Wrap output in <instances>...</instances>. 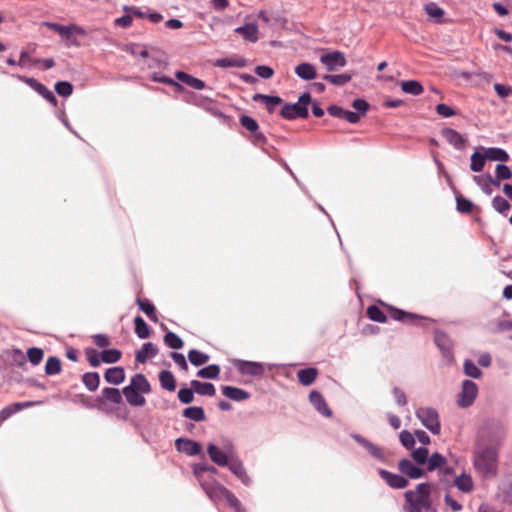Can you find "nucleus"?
<instances>
[{"instance_id":"nucleus-1","label":"nucleus","mask_w":512,"mask_h":512,"mask_svg":"<svg viewBox=\"0 0 512 512\" xmlns=\"http://www.w3.org/2000/svg\"><path fill=\"white\" fill-rule=\"evenodd\" d=\"M503 439L502 427L495 422L486 423L475 440L474 467L483 476L496 473L498 453Z\"/></svg>"},{"instance_id":"nucleus-2","label":"nucleus","mask_w":512,"mask_h":512,"mask_svg":"<svg viewBox=\"0 0 512 512\" xmlns=\"http://www.w3.org/2000/svg\"><path fill=\"white\" fill-rule=\"evenodd\" d=\"M432 484L422 482L416 485L415 490H407L404 493V512H424L433 509L431 499Z\"/></svg>"},{"instance_id":"nucleus-3","label":"nucleus","mask_w":512,"mask_h":512,"mask_svg":"<svg viewBox=\"0 0 512 512\" xmlns=\"http://www.w3.org/2000/svg\"><path fill=\"white\" fill-rule=\"evenodd\" d=\"M207 454L210 460L219 467H228L232 459L238 456L235 445L230 439H224L221 447L209 443Z\"/></svg>"},{"instance_id":"nucleus-4","label":"nucleus","mask_w":512,"mask_h":512,"mask_svg":"<svg viewBox=\"0 0 512 512\" xmlns=\"http://www.w3.org/2000/svg\"><path fill=\"white\" fill-rule=\"evenodd\" d=\"M217 473L218 469L207 462H199L193 466V474L207 496L210 495V490H216V487L222 486L214 479Z\"/></svg>"},{"instance_id":"nucleus-5","label":"nucleus","mask_w":512,"mask_h":512,"mask_svg":"<svg viewBox=\"0 0 512 512\" xmlns=\"http://www.w3.org/2000/svg\"><path fill=\"white\" fill-rule=\"evenodd\" d=\"M421 424L432 434L438 435L441 431L439 414L435 408L420 407L415 412Z\"/></svg>"},{"instance_id":"nucleus-6","label":"nucleus","mask_w":512,"mask_h":512,"mask_svg":"<svg viewBox=\"0 0 512 512\" xmlns=\"http://www.w3.org/2000/svg\"><path fill=\"white\" fill-rule=\"evenodd\" d=\"M208 497L214 503L224 499L235 512H247L239 499L223 485L221 487H216V490H210V495Z\"/></svg>"},{"instance_id":"nucleus-7","label":"nucleus","mask_w":512,"mask_h":512,"mask_svg":"<svg viewBox=\"0 0 512 512\" xmlns=\"http://www.w3.org/2000/svg\"><path fill=\"white\" fill-rule=\"evenodd\" d=\"M434 343L448 364L454 362V343L447 333L436 329L434 331Z\"/></svg>"},{"instance_id":"nucleus-8","label":"nucleus","mask_w":512,"mask_h":512,"mask_svg":"<svg viewBox=\"0 0 512 512\" xmlns=\"http://www.w3.org/2000/svg\"><path fill=\"white\" fill-rule=\"evenodd\" d=\"M477 395V384L472 380L465 379L462 382L461 391L457 396V405L460 408H468L473 405Z\"/></svg>"},{"instance_id":"nucleus-9","label":"nucleus","mask_w":512,"mask_h":512,"mask_svg":"<svg viewBox=\"0 0 512 512\" xmlns=\"http://www.w3.org/2000/svg\"><path fill=\"white\" fill-rule=\"evenodd\" d=\"M43 25L57 32L63 39L70 41L73 45H78L77 40L72 37L73 33L79 35L86 34V31L76 24H70L65 26L58 24L56 22H44Z\"/></svg>"},{"instance_id":"nucleus-10","label":"nucleus","mask_w":512,"mask_h":512,"mask_svg":"<svg viewBox=\"0 0 512 512\" xmlns=\"http://www.w3.org/2000/svg\"><path fill=\"white\" fill-rule=\"evenodd\" d=\"M350 437L355 440L360 446H362L367 453L374 458L375 460L386 463L388 461L387 455L383 448L379 447L378 445L374 444L364 436L358 434V433H351Z\"/></svg>"},{"instance_id":"nucleus-11","label":"nucleus","mask_w":512,"mask_h":512,"mask_svg":"<svg viewBox=\"0 0 512 512\" xmlns=\"http://www.w3.org/2000/svg\"><path fill=\"white\" fill-rule=\"evenodd\" d=\"M320 62L325 66L328 72H333L339 68L345 67L347 60L343 52L339 50L324 53L320 56Z\"/></svg>"},{"instance_id":"nucleus-12","label":"nucleus","mask_w":512,"mask_h":512,"mask_svg":"<svg viewBox=\"0 0 512 512\" xmlns=\"http://www.w3.org/2000/svg\"><path fill=\"white\" fill-rule=\"evenodd\" d=\"M234 366L242 375L258 377L262 376L265 372L264 364L256 361L236 359L234 360Z\"/></svg>"},{"instance_id":"nucleus-13","label":"nucleus","mask_w":512,"mask_h":512,"mask_svg":"<svg viewBox=\"0 0 512 512\" xmlns=\"http://www.w3.org/2000/svg\"><path fill=\"white\" fill-rule=\"evenodd\" d=\"M122 393L118 388L114 387H105L101 391V396L97 397L95 404L86 405L89 408H98L100 409L102 405L106 402H111L113 404H120L123 401Z\"/></svg>"},{"instance_id":"nucleus-14","label":"nucleus","mask_w":512,"mask_h":512,"mask_svg":"<svg viewBox=\"0 0 512 512\" xmlns=\"http://www.w3.org/2000/svg\"><path fill=\"white\" fill-rule=\"evenodd\" d=\"M399 471L408 479H421L426 476V471L420 468L415 462L403 458L398 462Z\"/></svg>"},{"instance_id":"nucleus-15","label":"nucleus","mask_w":512,"mask_h":512,"mask_svg":"<svg viewBox=\"0 0 512 512\" xmlns=\"http://www.w3.org/2000/svg\"><path fill=\"white\" fill-rule=\"evenodd\" d=\"M175 448L178 452L184 453L187 456H196L202 452V445L200 442L186 437L177 438L175 440Z\"/></svg>"},{"instance_id":"nucleus-16","label":"nucleus","mask_w":512,"mask_h":512,"mask_svg":"<svg viewBox=\"0 0 512 512\" xmlns=\"http://www.w3.org/2000/svg\"><path fill=\"white\" fill-rule=\"evenodd\" d=\"M280 116L286 120L306 119L309 116V110L301 107L297 102L285 103L280 110Z\"/></svg>"},{"instance_id":"nucleus-17","label":"nucleus","mask_w":512,"mask_h":512,"mask_svg":"<svg viewBox=\"0 0 512 512\" xmlns=\"http://www.w3.org/2000/svg\"><path fill=\"white\" fill-rule=\"evenodd\" d=\"M377 472L386 484L393 489H404L409 485V480L403 474H394L383 468H379Z\"/></svg>"},{"instance_id":"nucleus-18","label":"nucleus","mask_w":512,"mask_h":512,"mask_svg":"<svg viewBox=\"0 0 512 512\" xmlns=\"http://www.w3.org/2000/svg\"><path fill=\"white\" fill-rule=\"evenodd\" d=\"M441 135L445 140L453 146L456 150H464L467 144V139L453 128L445 127L441 130Z\"/></svg>"},{"instance_id":"nucleus-19","label":"nucleus","mask_w":512,"mask_h":512,"mask_svg":"<svg viewBox=\"0 0 512 512\" xmlns=\"http://www.w3.org/2000/svg\"><path fill=\"white\" fill-rule=\"evenodd\" d=\"M227 468L241 481V483L244 486L250 487L252 485V479L248 475L244 467V464L242 460L239 458V456L233 458L230 465Z\"/></svg>"},{"instance_id":"nucleus-20","label":"nucleus","mask_w":512,"mask_h":512,"mask_svg":"<svg viewBox=\"0 0 512 512\" xmlns=\"http://www.w3.org/2000/svg\"><path fill=\"white\" fill-rule=\"evenodd\" d=\"M309 400L318 413L327 418L332 416V410L328 407L325 398L319 391L312 390L309 394Z\"/></svg>"},{"instance_id":"nucleus-21","label":"nucleus","mask_w":512,"mask_h":512,"mask_svg":"<svg viewBox=\"0 0 512 512\" xmlns=\"http://www.w3.org/2000/svg\"><path fill=\"white\" fill-rule=\"evenodd\" d=\"M158 347L152 342H146L142 345L141 349L135 354V359L138 363H146L149 359L154 358L158 354Z\"/></svg>"},{"instance_id":"nucleus-22","label":"nucleus","mask_w":512,"mask_h":512,"mask_svg":"<svg viewBox=\"0 0 512 512\" xmlns=\"http://www.w3.org/2000/svg\"><path fill=\"white\" fill-rule=\"evenodd\" d=\"M221 390L225 397L236 402L245 401L250 398V393L248 391L235 386L224 385L221 387Z\"/></svg>"},{"instance_id":"nucleus-23","label":"nucleus","mask_w":512,"mask_h":512,"mask_svg":"<svg viewBox=\"0 0 512 512\" xmlns=\"http://www.w3.org/2000/svg\"><path fill=\"white\" fill-rule=\"evenodd\" d=\"M175 77L178 81L186 84L187 86L195 90H203L206 88V83L203 80L196 78L184 71H177L175 73Z\"/></svg>"},{"instance_id":"nucleus-24","label":"nucleus","mask_w":512,"mask_h":512,"mask_svg":"<svg viewBox=\"0 0 512 512\" xmlns=\"http://www.w3.org/2000/svg\"><path fill=\"white\" fill-rule=\"evenodd\" d=\"M104 379L107 383L119 385L125 380V370L122 366H114L106 369Z\"/></svg>"},{"instance_id":"nucleus-25","label":"nucleus","mask_w":512,"mask_h":512,"mask_svg":"<svg viewBox=\"0 0 512 512\" xmlns=\"http://www.w3.org/2000/svg\"><path fill=\"white\" fill-rule=\"evenodd\" d=\"M391 309L393 311V314L391 317L394 320L399 321V322L418 324L419 321L426 319L425 317L420 316L418 314L406 312V311L398 309V308L391 307Z\"/></svg>"},{"instance_id":"nucleus-26","label":"nucleus","mask_w":512,"mask_h":512,"mask_svg":"<svg viewBox=\"0 0 512 512\" xmlns=\"http://www.w3.org/2000/svg\"><path fill=\"white\" fill-rule=\"evenodd\" d=\"M122 394L126 398V401L134 407H141L146 403L144 394L132 389V387L125 386L122 389Z\"/></svg>"},{"instance_id":"nucleus-27","label":"nucleus","mask_w":512,"mask_h":512,"mask_svg":"<svg viewBox=\"0 0 512 512\" xmlns=\"http://www.w3.org/2000/svg\"><path fill=\"white\" fill-rule=\"evenodd\" d=\"M128 387H132V389L139 391L143 394H148L151 392V385L147 380L146 376L142 373L135 374L131 379Z\"/></svg>"},{"instance_id":"nucleus-28","label":"nucleus","mask_w":512,"mask_h":512,"mask_svg":"<svg viewBox=\"0 0 512 512\" xmlns=\"http://www.w3.org/2000/svg\"><path fill=\"white\" fill-rule=\"evenodd\" d=\"M295 74L302 80L310 81L316 78L317 72L313 64L302 62L294 69Z\"/></svg>"},{"instance_id":"nucleus-29","label":"nucleus","mask_w":512,"mask_h":512,"mask_svg":"<svg viewBox=\"0 0 512 512\" xmlns=\"http://www.w3.org/2000/svg\"><path fill=\"white\" fill-rule=\"evenodd\" d=\"M237 34H240L245 40L255 43L258 41V27L255 23H246L235 29Z\"/></svg>"},{"instance_id":"nucleus-30","label":"nucleus","mask_w":512,"mask_h":512,"mask_svg":"<svg viewBox=\"0 0 512 512\" xmlns=\"http://www.w3.org/2000/svg\"><path fill=\"white\" fill-rule=\"evenodd\" d=\"M486 154V157L490 161H498L501 163H505L510 159V156L506 150L500 147H480Z\"/></svg>"},{"instance_id":"nucleus-31","label":"nucleus","mask_w":512,"mask_h":512,"mask_svg":"<svg viewBox=\"0 0 512 512\" xmlns=\"http://www.w3.org/2000/svg\"><path fill=\"white\" fill-rule=\"evenodd\" d=\"M190 386L195 390V393L201 396H214L216 393V389L213 383L211 382H201L199 380H192L190 382Z\"/></svg>"},{"instance_id":"nucleus-32","label":"nucleus","mask_w":512,"mask_h":512,"mask_svg":"<svg viewBox=\"0 0 512 512\" xmlns=\"http://www.w3.org/2000/svg\"><path fill=\"white\" fill-rule=\"evenodd\" d=\"M318 375V370L314 367L300 369L297 372L298 381L303 386H310L314 383Z\"/></svg>"},{"instance_id":"nucleus-33","label":"nucleus","mask_w":512,"mask_h":512,"mask_svg":"<svg viewBox=\"0 0 512 512\" xmlns=\"http://www.w3.org/2000/svg\"><path fill=\"white\" fill-rule=\"evenodd\" d=\"M247 65V60L242 57L234 58V57H224L219 58L214 62V66L220 68H230L237 67L243 68Z\"/></svg>"},{"instance_id":"nucleus-34","label":"nucleus","mask_w":512,"mask_h":512,"mask_svg":"<svg viewBox=\"0 0 512 512\" xmlns=\"http://www.w3.org/2000/svg\"><path fill=\"white\" fill-rule=\"evenodd\" d=\"M136 303L139 307V309L146 314V316L152 321L157 322L158 318L156 315V308L154 304L147 298H140L138 297L136 299Z\"/></svg>"},{"instance_id":"nucleus-35","label":"nucleus","mask_w":512,"mask_h":512,"mask_svg":"<svg viewBox=\"0 0 512 512\" xmlns=\"http://www.w3.org/2000/svg\"><path fill=\"white\" fill-rule=\"evenodd\" d=\"M182 416L194 422H202L206 419L205 411L200 406L186 407L182 411Z\"/></svg>"},{"instance_id":"nucleus-36","label":"nucleus","mask_w":512,"mask_h":512,"mask_svg":"<svg viewBox=\"0 0 512 512\" xmlns=\"http://www.w3.org/2000/svg\"><path fill=\"white\" fill-rule=\"evenodd\" d=\"M401 90L406 93L413 96H418L423 93L424 88L420 81L418 80H405L402 81L401 84Z\"/></svg>"},{"instance_id":"nucleus-37","label":"nucleus","mask_w":512,"mask_h":512,"mask_svg":"<svg viewBox=\"0 0 512 512\" xmlns=\"http://www.w3.org/2000/svg\"><path fill=\"white\" fill-rule=\"evenodd\" d=\"M159 381L160 385L163 389L173 392L176 389V379L173 375V373L169 370H162L159 373Z\"/></svg>"},{"instance_id":"nucleus-38","label":"nucleus","mask_w":512,"mask_h":512,"mask_svg":"<svg viewBox=\"0 0 512 512\" xmlns=\"http://www.w3.org/2000/svg\"><path fill=\"white\" fill-rule=\"evenodd\" d=\"M479 149L480 148H477L470 157V169L473 172H481L485 166L486 160H488L485 152L483 151V153H481Z\"/></svg>"},{"instance_id":"nucleus-39","label":"nucleus","mask_w":512,"mask_h":512,"mask_svg":"<svg viewBox=\"0 0 512 512\" xmlns=\"http://www.w3.org/2000/svg\"><path fill=\"white\" fill-rule=\"evenodd\" d=\"M82 383L90 392H94L100 385V375L98 372H86L82 375Z\"/></svg>"},{"instance_id":"nucleus-40","label":"nucleus","mask_w":512,"mask_h":512,"mask_svg":"<svg viewBox=\"0 0 512 512\" xmlns=\"http://www.w3.org/2000/svg\"><path fill=\"white\" fill-rule=\"evenodd\" d=\"M426 463L427 471L433 472L437 469L440 470L441 468H443L446 465L447 460L441 453L434 452L431 455H429V460H427Z\"/></svg>"},{"instance_id":"nucleus-41","label":"nucleus","mask_w":512,"mask_h":512,"mask_svg":"<svg viewBox=\"0 0 512 512\" xmlns=\"http://www.w3.org/2000/svg\"><path fill=\"white\" fill-rule=\"evenodd\" d=\"M454 485L463 493H469L473 489L472 477L466 473H462L454 479Z\"/></svg>"},{"instance_id":"nucleus-42","label":"nucleus","mask_w":512,"mask_h":512,"mask_svg":"<svg viewBox=\"0 0 512 512\" xmlns=\"http://www.w3.org/2000/svg\"><path fill=\"white\" fill-rule=\"evenodd\" d=\"M210 359V356L200 350L190 349L188 352V360L189 362L196 367L202 366L207 363Z\"/></svg>"},{"instance_id":"nucleus-43","label":"nucleus","mask_w":512,"mask_h":512,"mask_svg":"<svg viewBox=\"0 0 512 512\" xmlns=\"http://www.w3.org/2000/svg\"><path fill=\"white\" fill-rule=\"evenodd\" d=\"M322 78H323V80H325L335 86H344L352 80V74H350V73L325 74Z\"/></svg>"},{"instance_id":"nucleus-44","label":"nucleus","mask_w":512,"mask_h":512,"mask_svg":"<svg viewBox=\"0 0 512 512\" xmlns=\"http://www.w3.org/2000/svg\"><path fill=\"white\" fill-rule=\"evenodd\" d=\"M424 10L430 18L434 19V21L436 23L443 22L442 17L444 16L445 11L443 8L438 6L436 3L429 2V3L425 4Z\"/></svg>"},{"instance_id":"nucleus-45","label":"nucleus","mask_w":512,"mask_h":512,"mask_svg":"<svg viewBox=\"0 0 512 512\" xmlns=\"http://www.w3.org/2000/svg\"><path fill=\"white\" fill-rule=\"evenodd\" d=\"M15 77L19 81L27 84L31 89H33L35 92H37L40 96H42L44 94V92H46V90L48 89L44 84L40 83L33 77H26V76L19 75V74L15 75Z\"/></svg>"},{"instance_id":"nucleus-46","label":"nucleus","mask_w":512,"mask_h":512,"mask_svg":"<svg viewBox=\"0 0 512 512\" xmlns=\"http://www.w3.org/2000/svg\"><path fill=\"white\" fill-rule=\"evenodd\" d=\"M135 333L140 339H147L150 337V327L141 316L134 318Z\"/></svg>"},{"instance_id":"nucleus-47","label":"nucleus","mask_w":512,"mask_h":512,"mask_svg":"<svg viewBox=\"0 0 512 512\" xmlns=\"http://www.w3.org/2000/svg\"><path fill=\"white\" fill-rule=\"evenodd\" d=\"M166 346L171 349L179 350L184 346V342L176 333L167 331L163 337Z\"/></svg>"},{"instance_id":"nucleus-48","label":"nucleus","mask_w":512,"mask_h":512,"mask_svg":"<svg viewBox=\"0 0 512 512\" xmlns=\"http://www.w3.org/2000/svg\"><path fill=\"white\" fill-rule=\"evenodd\" d=\"M220 366L218 364H210L197 371V376L204 379H216L220 374Z\"/></svg>"},{"instance_id":"nucleus-49","label":"nucleus","mask_w":512,"mask_h":512,"mask_svg":"<svg viewBox=\"0 0 512 512\" xmlns=\"http://www.w3.org/2000/svg\"><path fill=\"white\" fill-rule=\"evenodd\" d=\"M62 365L61 361L56 356H50L48 357L46 364H45V373L48 376L57 375L61 372Z\"/></svg>"},{"instance_id":"nucleus-50","label":"nucleus","mask_w":512,"mask_h":512,"mask_svg":"<svg viewBox=\"0 0 512 512\" xmlns=\"http://www.w3.org/2000/svg\"><path fill=\"white\" fill-rule=\"evenodd\" d=\"M455 200H456V209L460 213H465V214L470 213L474 208V203L470 199L462 196L459 193H456Z\"/></svg>"},{"instance_id":"nucleus-51","label":"nucleus","mask_w":512,"mask_h":512,"mask_svg":"<svg viewBox=\"0 0 512 512\" xmlns=\"http://www.w3.org/2000/svg\"><path fill=\"white\" fill-rule=\"evenodd\" d=\"M121 357L122 352L116 348H110L101 351V360H103V363L113 364L118 362Z\"/></svg>"},{"instance_id":"nucleus-52","label":"nucleus","mask_w":512,"mask_h":512,"mask_svg":"<svg viewBox=\"0 0 512 512\" xmlns=\"http://www.w3.org/2000/svg\"><path fill=\"white\" fill-rule=\"evenodd\" d=\"M366 313L368 318L374 322L385 323L387 321L386 314L377 305H370Z\"/></svg>"},{"instance_id":"nucleus-53","label":"nucleus","mask_w":512,"mask_h":512,"mask_svg":"<svg viewBox=\"0 0 512 512\" xmlns=\"http://www.w3.org/2000/svg\"><path fill=\"white\" fill-rule=\"evenodd\" d=\"M411 457L417 465H423L429 460V450L424 446L418 447L412 451Z\"/></svg>"},{"instance_id":"nucleus-54","label":"nucleus","mask_w":512,"mask_h":512,"mask_svg":"<svg viewBox=\"0 0 512 512\" xmlns=\"http://www.w3.org/2000/svg\"><path fill=\"white\" fill-rule=\"evenodd\" d=\"M492 207L494 208L495 211H497L498 213L500 214H503L505 215L507 213V211L511 208V205L510 203L504 199L502 196L500 195H496L493 199H492Z\"/></svg>"},{"instance_id":"nucleus-55","label":"nucleus","mask_w":512,"mask_h":512,"mask_svg":"<svg viewBox=\"0 0 512 512\" xmlns=\"http://www.w3.org/2000/svg\"><path fill=\"white\" fill-rule=\"evenodd\" d=\"M464 373L474 379H478L482 376L481 369L470 359L464 361Z\"/></svg>"},{"instance_id":"nucleus-56","label":"nucleus","mask_w":512,"mask_h":512,"mask_svg":"<svg viewBox=\"0 0 512 512\" xmlns=\"http://www.w3.org/2000/svg\"><path fill=\"white\" fill-rule=\"evenodd\" d=\"M352 107L355 110L353 112L358 113L359 120H361V117L368 112L370 104L363 98H356L352 101Z\"/></svg>"},{"instance_id":"nucleus-57","label":"nucleus","mask_w":512,"mask_h":512,"mask_svg":"<svg viewBox=\"0 0 512 512\" xmlns=\"http://www.w3.org/2000/svg\"><path fill=\"white\" fill-rule=\"evenodd\" d=\"M43 357L44 352L41 348L31 347L27 350V358L33 366L40 364V362L43 360Z\"/></svg>"},{"instance_id":"nucleus-58","label":"nucleus","mask_w":512,"mask_h":512,"mask_svg":"<svg viewBox=\"0 0 512 512\" xmlns=\"http://www.w3.org/2000/svg\"><path fill=\"white\" fill-rule=\"evenodd\" d=\"M85 354L87 356V361L92 367H99L101 363H103V360H101V352H98L94 348H86Z\"/></svg>"},{"instance_id":"nucleus-59","label":"nucleus","mask_w":512,"mask_h":512,"mask_svg":"<svg viewBox=\"0 0 512 512\" xmlns=\"http://www.w3.org/2000/svg\"><path fill=\"white\" fill-rule=\"evenodd\" d=\"M55 91L59 96L69 97L73 93V85L68 81H58L55 84Z\"/></svg>"},{"instance_id":"nucleus-60","label":"nucleus","mask_w":512,"mask_h":512,"mask_svg":"<svg viewBox=\"0 0 512 512\" xmlns=\"http://www.w3.org/2000/svg\"><path fill=\"white\" fill-rule=\"evenodd\" d=\"M399 440L402 446L408 450L413 449L415 446V437L408 430L400 432Z\"/></svg>"},{"instance_id":"nucleus-61","label":"nucleus","mask_w":512,"mask_h":512,"mask_svg":"<svg viewBox=\"0 0 512 512\" xmlns=\"http://www.w3.org/2000/svg\"><path fill=\"white\" fill-rule=\"evenodd\" d=\"M239 122L242 127L250 132H256L259 129L258 122L251 116L241 115Z\"/></svg>"},{"instance_id":"nucleus-62","label":"nucleus","mask_w":512,"mask_h":512,"mask_svg":"<svg viewBox=\"0 0 512 512\" xmlns=\"http://www.w3.org/2000/svg\"><path fill=\"white\" fill-rule=\"evenodd\" d=\"M195 390L193 388L182 387L178 391V399L182 404H190L194 400Z\"/></svg>"},{"instance_id":"nucleus-63","label":"nucleus","mask_w":512,"mask_h":512,"mask_svg":"<svg viewBox=\"0 0 512 512\" xmlns=\"http://www.w3.org/2000/svg\"><path fill=\"white\" fill-rule=\"evenodd\" d=\"M495 174L498 176V179L510 180L512 178V170L509 166L504 163H499L495 167Z\"/></svg>"},{"instance_id":"nucleus-64","label":"nucleus","mask_w":512,"mask_h":512,"mask_svg":"<svg viewBox=\"0 0 512 512\" xmlns=\"http://www.w3.org/2000/svg\"><path fill=\"white\" fill-rule=\"evenodd\" d=\"M435 110H436L437 114L443 118H449V117L455 116L457 114L456 110L453 107H451L445 103L437 104Z\"/></svg>"}]
</instances>
